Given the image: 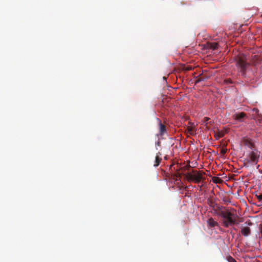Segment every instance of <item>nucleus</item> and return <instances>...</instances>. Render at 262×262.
<instances>
[{"label":"nucleus","instance_id":"nucleus-1","mask_svg":"<svg viewBox=\"0 0 262 262\" xmlns=\"http://www.w3.org/2000/svg\"><path fill=\"white\" fill-rule=\"evenodd\" d=\"M219 215L224 219L222 223L224 227L226 228L234 225H238L243 222V220L238 217L235 211H221Z\"/></svg>","mask_w":262,"mask_h":262},{"label":"nucleus","instance_id":"nucleus-2","mask_svg":"<svg viewBox=\"0 0 262 262\" xmlns=\"http://www.w3.org/2000/svg\"><path fill=\"white\" fill-rule=\"evenodd\" d=\"M203 173L204 172H203L193 170L192 172H187L185 174V176L188 181L199 183L203 179Z\"/></svg>","mask_w":262,"mask_h":262},{"label":"nucleus","instance_id":"nucleus-3","mask_svg":"<svg viewBox=\"0 0 262 262\" xmlns=\"http://www.w3.org/2000/svg\"><path fill=\"white\" fill-rule=\"evenodd\" d=\"M246 60V57L244 55H238L236 58V66L239 68L242 75L245 74L247 67L249 65Z\"/></svg>","mask_w":262,"mask_h":262},{"label":"nucleus","instance_id":"nucleus-4","mask_svg":"<svg viewBox=\"0 0 262 262\" xmlns=\"http://www.w3.org/2000/svg\"><path fill=\"white\" fill-rule=\"evenodd\" d=\"M259 156L260 152L257 150L252 151L248 155L245 165L246 166L248 164L256 165L258 162Z\"/></svg>","mask_w":262,"mask_h":262},{"label":"nucleus","instance_id":"nucleus-5","mask_svg":"<svg viewBox=\"0 0 262 262\" xmlns=\"http://www.w3.org/2000/svg\"><path fill=\"white\" fill-rule=\"evenodd\" d=\"M159 126V135L162 136L167 132L166 126L162 123L161 120L157 118Z\"/></svg>","mask_w":262,"mask_h":262},{"label":"nucleus","instance_id":"nucleus-6","mask_svg":"<svg viewBox=\"0 0 262 262\" xmlns=\"http://www.w3.org/2000/svg\"><path fill=\"white\" fill-rule=\"evenodd\" d=\"M246 116V114L244 112L236 113L233 115L234 120L238 122H243L244 118Z\"/></svg>","mask_w":262,"mask_h":262},{"label":"nucleus","instance_id":"nucleus-7","mask_svg":"<svg viewBox=\"0 0 262 262\" xmlns=\"http://www.w3.org/2000/svg\"><path fill=\"white\" fill-rule=\"evenodd\" d=\"M207 225L208 228H212L219 226V223L216 221H214L212 217L207 220Z\"/></svg>","mask_w":262,"mask_h":262},{"label":"nucleus","instance_id":"nucleus-8","mask_svg":"<svg viewBox=\"0 0 262 262\" xmlns=\"http://www.w3.org/2000/svg\"><path fill=\"white\" fill-rule=\"evenodd\" d=\"M206 48L212 50H216L218 48V43L215 42H207L205 45Z\"/></svg>","mask_w":262,"mask_h":262},{"label":"nucleus","instance_id":"nucleus-9","mask_svg":"<svg viewBox=\"0 0 262 262\" xmlns=\"http://www.w3.org/2000/svg\"><path fill=\"white\" fill-rule=\"evenodd\" d=\"M241 232L242 234L244 236H248L251 234V229L248 227H243Z\"/></svg>","mask_w":262,"mask_h":262},{"label":"nucleus","instance_id":"nucleus-10","mask_svg":"<svg viewBox=\"0 0 262 262\" xmlns=\"http://www.w3.org/2000/svg\"><path fill=\"white\" fill-rule=\"evenodd\" d=\"M160 155H161V154L160 152H158L156 155V159L155 161V164H154V166H155V167L158 166L161 162L162 159L160 157Z\"/></svg>","mask_w":262,"mask_h":262},{"label":"nucleus","instance_id":"nucleus-11","mask_svg":"<svg viewBox=\"0 0 262 262\" xmlns=\"http://www.w3.org/2000/svg\"><path fill=\"white\" fill-rule=\"evenodd\" d=\"M259 110L256 108H254L252 111L251 115L252 116V118L255 119V116L258 115Z\"/></svg>","mask_w":262,"mask_h":262},{"label":"nucleus","instance_id":"nucleus-12","mask_svg":"<svg viewBox=\"0 0 262 262\" xmlns=\"http://www.w3.org/2000/svg\"><path fill=\"white\" fill-rule=\"evenodd\" d=\"M187 132L191 135H193L194 134V130L193 126H188L187 127Z\"/></svg>","mask_w":262,"mask_h":262},{"label":"nucleus","instance_id":"nucleus-13","mask_svg":"<svg viewBox=\"0 0 262 262\" xmlns=\"http://www.w3.org/2000/svg\"><path fill=\"white\" fill-rule=\"evenodd\" d=\"M224 136V133L221 132H218L217 133H215V137L216 139H219L223 137Z\"/></svg>","mask_w":262,"mask_h":262},{"label":"nucleus","instance_id":"nucleus-14","mask_svg":"<svg viewBox=\"0 0 262 262\" xmlns=\"http://www.w3.org/2000/svg\"><path fill=\"white\" fill-rule=\"evenodd\" d=\"M227 260L228 262H237L236 260L231 256H228L227 257Z\"/></svg>","mask_w":262,"mask_h":262},{"label":"nucleus","instance_id":"nucleus-15","mask_svg":"<svg viewBox=\"0 0 262 262\" xmlns=\"http://www.w3.org/2000/svg\"><path fill=\"white\" fill-rule=\"evenodd\" d=\"M254 119L260 121L262 120V115L258 113V115L255 116V119Z\"/></svg>","mask_w":262,"mask_h":262},{"label":"nucleus","instance_id":"nucleus-16","mask_svg":"<svg viewBox=\"0 0 262 262\" xmlns=\"http://www.w3.org/2000/svg\"><path fill=\"white\" fill-rule=\"evenodd\" d=\"M212 180L214 183H219L220 179L218 177H214Z\"/></svg>","mask_w":262,"mask_h":262},{"label":"nucleus","instance_id":"nucleus-17","mask_svg":"<svg viewBox=\"0 0 262 262\" xmlns=\"http://www.w3.org/2000/svg\"><path fill=\"white\" fill-rule=\"evenodd\" d=\"M210 119L208 117H205L204 118V123L206 125L208 124V121Z\"/></svg>","mask_w":262,"mask_h":262},{"label":"nucleus","instance_id":"nucleus-18","mask_svg":"<svg viewBox=\"0 0 262 262\" xmlns=\"http://www.w3.org/2000/svg\"><path fill=\"white\" fill-rule=\"evenodd\" d=\"M227 149L226 148H222L221 150V153L223 155H224L227 152Z\"/></svg>","mask_w":262,"mask_h":262},{"label":"nucleus","instance_id":"nucleus-19","mask_svg":"<svg viewBox=\"0 0 262 262\" xmlns=\"http://www.w3.org/2000/svg\"><path fill=\"white\" fill-rule=\"evenodd\" d=\"M256 196H257V199L259 200V201L262 202V194L258 195H257Z\"/></svg>","mask_w":262,"mask_h":262},{"label":"nucleus","instance_id":"nucleus-20","mask_svg":"<svg viewBox=\"0 0 262 262\" xmlns=\"http://www.w3.org/2000/svg\"><path fill=\"white\" fill-rule=\"evenodd\" d=\"M208 203L209 206H211L213 204V201L210 199L208 200Z\"/></svg>","mask_w":262,"mask_h":262},{"label":"nucleus","instance_id":"nucleus-21","mask_svg":"<svg viewBox=\"0 0 262 262\" xmlns=\"http://www.w3.org/2000/svg\"><path fill=\"white\" fill-rule=\"evenodd\" d=\"M225 82L226 83H232V81L231 80H230V79H226V80H225Z\"/></svg>","mask_w":262,"mask_h":262},{"label":"nucleus","instance_id":"nucleus-22","mask_svg":"<svg viewBox=\"0 0 262 262\" xmlns=\"http://www.w3.org/2000/svg\"><path fill=\"white\" fill-rule=\"evenodd\" d=\"M176 176L177 177H180V173H177Z\"/></svg>","mask_w":262,"mask_h":262},{"label":"nucleus","instance_id":"nucleus-23","mask_svg":"<svg viewBox=\"0 0 262 262\" xmlns=\"http://www.w3.org/2000/svg\"><path fill=\"white\" fill-rule=\"evenodd\" d=\"M249 225H252V223H249Z\"/></svg>","mask_w":262,"mask_h":262},{"label":"nucleus","instance_id":"nucleus-24","mask_svg":"<svg viewBox=\"0 0 262 262\" xmlns=\"http://www.w3.org/2000/svg\"><path fill=\"white\" fill-rule=\"evenodd\" d=\"M190 69H191V68H187V70H190Z\"/></svg>","mask_w":262,"mask_h":262}]
</instances>
